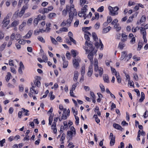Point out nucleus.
<instances>
[{
    "label": "nucleus",
    "mask_w": 148,
    "mask_h": 148,
    "mask_svg": "<svg viewBox=\"0 0 148 148\" xmlns=\"http://www.w3.org/2000/svg\"><path fill=\"white\" fill-rule=\"evenodd\" d=\"M88 44L87 41H86L85 45L87 47L84 46L83 47V48L85 50L86 53H88L89 51H90V52L88 56V58L90 60V62L92 64L93 62V53H94L95 54V53L97 51V50L96 49H94L92 44L90 43H88Z\"/></svg>",
    "instance_id": "f257e3e1"
},
{
    "label": "nucleus",
    "mask_w": 148,
    "mask_h": 148,
    "mask_svg": "<svg viewBox=\"0 0 148 148\" xmlns=\"http://www.w3.org/2000/svg\"><path fill=\"white\" fill-rule=\"evenodd\" d=\"M74 7L73 4L66 5L67 9H68L69 7H70V12L69 13V18L67 20V22L69 24V25H70V24L72 21L73 15L75 16L77 14V12L74 9Z\"/></svg>",
    "instance_id": "f03ea898"
},
{
    "label": "nucleus",
    "mask_w": 148,
    "mask_h": 148,
    "mask_svg": "<svg viewBox=\"0 0 148 148\" xmlns=\"http://www.w3.org/2000/svg\"><path fill=\"white\" fill-rule=\"evenodd\" d=\"M119 9V7L117 6L114 7L110 6L108 7L109 13L111 15L113 16L116 15L118 14V11Z\"/></svg>",
    "instance_id": "7ed1b4c3"
},
{
    "label": "nucleus",
    "mask_w": 148,
    "mask_h": 148,
    "mask_svg": "<svg viewBox=\"0 0 148 148\" xmlns=\"http://www.w3.org/2000/svg\"><path fill=\"white\" fill-rule=\"evenodd\" d=\"M94 70L95 72L98 71L99 75L101 76L103 72V69L101 67H98V60L96 58L94 59Z\"/></svg>",
    "instance_id": "20e7f679"
},
{
    "label": "nucleus",
    "mask_w": 148,
    "mask_h": 148,
    "mask_svg": "<svg viewBox=\"0 0 148 148\" xmlns=\"http://www.w3.org/2000/svg\"><path fill=\"white\" fill-rule=\"evenodd\" d=\"M72 60L74 67L76 69H77L79 66V64L81 62L80 58L78 56H77V58H73Z\"/></svg>",
    "instance_id": "39448f33"
},
{
    "label": "nucleus",
    "mask_w": 148,
    "mask_h": 148,
    "mask_svg": "<svg viewBox=\"0 0 148 148\" xmlns=\"http://www.w3.org/2000/svg\"><path fill=\"white\" fill-rule=\"evenodd\" d=\"M32 87L30 88V92L29 93V96L31 97L32 94H33L34 93L36 94H37L38 93V91L35 90V86H34V84H32Z\"/></svg>",
    "instance_id": "423d86ee"
},
{
    "label": "nucleus",
    "mask_w": 148,
    "mask_h": 148,
    "mask_svg": "<svg viewBox=\"0 0 148 148\" xmlns=\"http://www.w3.org/2000/svg\"><path fill=\"white\" fill-rule=\"evenodd\" d=\"M69 113L70 110H67L66 109H64L63 110L62 116L63 119L65 120L67 119L68 116L69 115Z\"/></svg>",
    "instance_id": "0eeeda50"
},
{
    "label": "nucleus",
    "mask_w": 148,
    "mask_h": 148,
    "mask_svg": "<svg viewBox=\"0 0 148 148\" xmlns=\"http://www.w3.org/2000/svg\"><path fill=\"white\" fill-rule=\"evenodd\" d=\"M40 79L41 78L40 77L36 76L35 77V80L34 82V84L38 87H39L40 86Z\"/></svg>",
    "instance_id": "6e6552de"
},
{
    "label": "nucleus",
    "mask_w": 148,
    "mask_h": 148,
    "mask_svg": "<svg viewBox=\"0 0 148 148\" xmlns=\"http://www.w3.org/2000/svg\"><path fill=\"white\" fill-rule=\"evenodd\" d=\"M110 146H113L115 143V137L113 136V134L110 133Z\"/></svg>",
    "instance_id": "1a4fd4ad"
},
{
    "label": "nucleus",
    "mask_w": 148,
    "mask_h": 148,
    "mask_svg": "<svg viewBox=\"0 0 148 148\" xmlns=\"http://www.w3.org/2000/svg\"><path fill=\"white\" fill-rule=\"evenodd\" d=\"M140 135L143 137H144L145 135V132L143 131L142 130L141 131L140 130H139L138 132V136L137 138V140L138 141H139L140 140Z\"/></svg>",
    "instance_id": "9d476101"
},
{
    "label": "nucleus",
    "mask_w": 148,
    "mask_h": 148,
    "mask_svg": "<svg viewBox=\"0 0 148 148\" xmlns=\"http://www.w3.org/2000/svg\"><path fill=\"white\" fill-rule=\"evenodd\" d=\"M146 17L144 15H143L142 16L140 19L137 21V24L138 25H140L141 23H144L146 21Z\"/></svg>",
    "instance_id": "9b49d317"
},
{
    "label": "nucleus",
    "mask_w": 148,
    "mask_h": 148,
    "mask_svg": "<svg viewBox=\"0 0 148 148\" xmlns=\"http://www.w3.org/2000/svg\"><path fill=\"white\" fill-rule=\"evenodd\" d=\"M10 23V20L7 18H4L2 22L3 26L6 27Z\"/></svg>",
    "instance_id": "f8f14e48"
},
{
    "label": "nucleus",
    "mask_w": 148,
    "mask_h": 148,
    "mask_svg": "<svg viewBox=\"0 0 148 148\" xmlns=\"http://www.w3.org/2000/svg\"><path fill=\"white\" fill-rule=\"evenodd\" d=\"M91 28V27H82V30L84 32L85 34H90V33L88 32V31Z\"/></svg>",
    "instance_id": "ddd939ff"
},
{
    "label": "nucleus",
    "mask_w": 148,
    "mask_h": 148,
    "mask_svg": "<svg viewBox=\"0 0 148 148\" xmlns=\"http://www.w3.org/2000/svg\"><path fill=\"white\" fill-rule=\"evenodd\" d=\"M79 73L76 71H75L74 72V76L73 80L75 82H76L78 79L79 76Z\"/></svg>",
    "instance_id": "4468645a"
},
{
    "label": "nucleus",
    "mask_w": 148,
    "mask_h": 148,
    "mask_svg": "<svg viewBox=\"0 0 148 148\" xmlns=\"http://www.w3.org/2000/svg\"><path fill=\"white\" fill-rule=\"evenodd\" d=\"M140 34L143 35V36H146L147 33L146 30L143 27H140Z\"/></svg>",
    "instance_id": "2eb2a0df"
},
{
    "label": "nucleus",
    "mask_w": 148,
    "mask_h": 148,
    "mask_svg": "<svg viewBox=\"0 0 148 148\" xmlns=\"http://www.w3.org/2000/svg\"><path fill=\"white\" fill-rule=\"evenodd\" d=\"M93 67L92 65L90 66L88 68V70L87 73L88 76L90 77L92 75L93 72Z\"/></svg>",
    "instance_id": "dca6fc26"
},
{
    "label": "nucleus",
    "mask_w": 148,
    "mask_h": 148,
    "mask_svg": "<svg viewBox=\"0 0 148 148\" xmlns=\"http://www.w3.org/2000/svg\"><path fill=\"white\" fill-rule=\"evenodd\" d=\"M25 11L21 9L20 12H19V10L17 11L15 13L14 15H16L20 17L22 16L25 12Z\"/></svg>",
    "instance_id": "f3484780"
},
{
    "label": "nucleus",
    "mask_w": 148,
    "mask_h": 148,
    "mask_svg": "<svg viewBox=\"0 0 148 148\" xmlns=\"http://www.w3.org/2000/svg\"><path fill=\"white\" fill-rule=\"evenodd\" d=\"M127 53L125 51H123L121 53V55L120 59L122 60L124 59L125 61V59L127 58Z\"/></svg>",
    "instance_id": "a211bd4d"
},
{
    "label": "nucleus",
    "mask_w": 148,
    "mask_h": 148,
    "mask_svg": "<svg viewBox=\"0 0 148 148\" xmlns=\"http://www.w3.org/2000/svg\"><path fill=\"white\" fill-rule=\"evenodd\" d=\"M38 12L41 14H44L45 13H48V12L46 10V8H41L40 9L38 10Z\"/></svg>",
    "instance_id": "6ab92c4d"
},
{
    "label": "nucleus",
    "mask_w": 148,
    "mask_h": 148,
    "mask_svg": "<svg viewBox=\"0 0 148 148\" xmlns=\"http://www.w3.org/2000/svg\"><path fill=\"white\" fill-rule=\"evenodd\" d=\"M122 38L121 41L123 42H125L127 40V35L125 33H123L122 34Z\"/></svg>",
    "instance_id": "aec40b11"
},
{
    "label": "nucleus",
    "mask_w": 148,
    "mask_h": 148,
    "mask_svg": "<svg viewBox=\"0 0 148 148\" xmlns=\"http://www.w3.org/2000/svg\"><path fill=\"white\" fill-rule=\"evenodd\" d=\"M75 134H73V132H71V131H68L67 133V137L69 138L70 140L72 139V137L75 136Z\"/></svg>",
    "instance_id": "412c9836"
},
{
    "label": "nucleus",
    "mask_w": 148,
    "mask_h": 148,
    "mask_svg": "<svg viewBox=\"0 0 148 148\" xmlns=\"http://www.w3.org/2000/svg\"><path fill=\"white\" fill-rule=\"evenodd\" d=\"M113 126L115 129L119 130L121 131L123 130V128L121 127L120 125L117 124H113Z\"/></svg>",
    "instance_id": "4be33fe9"
},
{
    "label": "nucleus",
    "mask_w": 148,
    "mask_h": 148,
    "mask_svg": "<svg viewBox=\"0 0 148 148\" xmlns=\"http://www.w3.org/2000/svg\"><path fill=\"white\" fill-rule=\"evenodd\" d=\"M32 30H30L29 31L28 33L26 35L23 37V38H30L31 37V35H32Z\"/></svg>",
    "instance_id": "5701e85b"
},
{
    "label": "nucleus",
    "mask_w": 148,
    "mask_h": 148,
    "mask_svg": "<svg viewBox=\"0 0 148 148\" xmlns=\"http://www.w3.org/2000/svg\"><path fill=\"white\" fill-rule=\"evenodd\" d=\"M68 36H69L70 38V39L71 41L72 42L74 43L75 44H76V41L72 38V36H73V34L72 33L69 32L68 33Z\"/></svg>",
    "instance_id": "b1692460"
},
{
    "label": "nucleus",
    "mask_w": 148,
    "mask_h": 148,
    "mask_svg": "<svg viewBox=\"0 0 148 148\" xmlns=\"http://www.w3.org/2000/svg\"><path fill=\"white\" fill-rule=\"evenodd\" d=\"M71 52L72 55L74 57L73 58H77V57H76V56L78 54V52L77 51L72 49L71 51Z\"/></svg>",
    "instance_id": "393cba45"
},
{
    "label": "nucleus",
    "mask_w": 148,
    "mask_h": 148,
    "mask_svg": "<svg viewBox=\"0 0 148 148\" xmlns=\"http://www.w3.org/2000/svg\"><path fill=\"white\" fill-rule=\"evenodd\" d=\"M26 25V22L23 21L22 23L19 26V29L20 31H22L23 30V28Z\"/></svg>",
    "instance_id": "a878e982"
},
{
    "label": "nucleus",
    "mask_w": 148,
    "mask_h": 148,
    "mask_svg": "<svg viewBox=\"0 0 148 148\" xmlns=\"http://www.w3.org/2000/svg\"><path fill=\"white\" fill-rule=\"evenodd\" d=\"M56 14L55 13L52 12L49 13L48 15V17L49 19H52L56 17Z\"/></svg>",
    "instance_id": "bb28decb"
},
{
    "label": "nucleus",
    "mask_w": 148,
    "mask_h": 148,
    "mask_svg": "<svg viewBox=\"0 0 148 148\" xmlns=\"http://www.w3.org/2000/svg\"><path fill=\"white\" fill-rule=\"evenodd\" d=\"M97 94L98 96V98L97 99V101L98 103L101 102L102 98L103 97V95L100 93H97Z\"/></svg>",
    "instance_id": "cd10ccee"
},
{
    "label": "nucleus",
    "mask_w": 148,
    "mask_h": 148,
    "mask_svg": "<svg viewBox=\"0 0 148 148\" xmlns=\"http://www.w3.org/2000/svg\"><path fill=\"white\" fill-rule=\"evenodd\" d=\"M70 7H69V8L67 9L66 6V9L64 10L62 12V14L63 16H65L67 14V11L70 12Z\"/></svg>",
    "instance_id": "c85d7f7f"
},
{
    "label": "nucleus",
    "mask_w": 148,
    "mask_h": 148,
    "mask_svg": "<svg viewBox=\"0 0 148 148\" xmlns=\"http://www.w3.org/2000/svg\"><path fill=\"white\" fill-rule=\"evenodd\" d=\"M91 36V35L90 33V34H84L85 38L86 40V41H87L88 44V43L90 44V42H89L88 41H90V38H89V36Z\"/></svg>",
    "instance_id": "c756f323"
},
{
    "label": "nucleus",
    "mask_w": 148,
    "mask_h": 148,
    "mask_svg": "<svg viewBox=\"0 0 148 148\" xmlns=\"http://www.w3.org/2000/svg\"><path fill=\"white\" fill-rule=\"evenodd\" d=\"M11 76L12 75L11 73L9 72H8L7 74L6 75L5 77V80L7 82H8L9 81Z\"/></svg>",
    "instance_id": "7c9ffc66"
},
{
    "label": "nucleus",
    "mask_w": 148,
    "mask_h": 148,
    "mask_svg": "<svg viewBox=\"0 0 148 148\" xmlns=\"http://www.w3.org/2000/svg\"><path fill=\"white\" fill-rule=\"evenodd\" d=\"M92 37L93 39L95 41L98 40V38L95 32H92Z\"/></svg>",
    "instance_id": "2f4dec72"
},
{
    "label": "nucleus",
    "mask_w": 148,
    "mask_h": 148,
    "mask_svg": "<svg viewBox=\"0 0 148 148\" xmlns=\"http://www.w3.org/2000/svg\"><path fill=\"white\" fill-rule=\"evenodd\" d=\"M44 31L42 29H40L39 30H36L34 31V34L35 35H38L40 32L42 33Z\"/></svg>",
    "instance_id": "473e14b6"
},
{
    "label": "nucleus",
    "mask_w": 148,
    "mask_h": 148,
    "mask_svg": "<svg viewBox=\"0 0 148 148\" xmlns=\"http://www.w3.org/2000/svg\"><path fill=\"white\" fill-rule=\"evenodd\" d=\"M118 22V20L117 19H115L112 22L111 24L112 25H114V27H117V25L119 24L117 23Z\"/></svg>",
    "instance_id": "72a5a7b5"
},
{
    "label": "nucleus",
    "mask_w": 148,
    "mask_h": 148,
    "mask_svg": "<svg viewBox=\"0 0 148 148\" xmlns=\"http://www.w3.org/2000/svg\"><path fill=\"white\" fill-rule=\"evenodd\" d=\"M41 16V15L39 14L37 18H35L34 21V25H36L38 22V21L39 20H40V19H39V17Z\"/></svg>",
    "instance_id": "f704fd0d"
},
{
    "label": "nucleus",
    "mask_w": 148,
    "mask_h": 148,
    "mask_svg": "<svg viewBox=\"0 0 148 148\" xmlns=\"http://www.w3.org/2000/svg\"><path fill=\"white\" fill-rule=\"evenodd\" d=\"M52 129L53 130V132L54 133H56L57 130L56 128V124L55 123H53L51 126Z\"/></svg>",
    "instance_id": "c9c22d12"
},
{
    "label": "nucleus",
    "mask_w": 148,
    "mask_h": 148,
    "mask_svg": "<svg viewBox=\"0 0 148 148\" xmlns=\"http://www.w3.org/2000/svg\"><path fill=\"white\" fill-rule=\"evenodd\" d=\"M145 98V95L144 93L142 92L141 93V97L139 99V101L140 102H142Z\"/></svg>",
    "instance_id": "e433bc0d"
},
{
    "label": "nucleus",
    "mask_w": 148,
    "mask_h": 148,
    "mask_svg": "<svg viewBox=\"0 0 148 148\" xmlns=\"http://www.w3.org/2000/svg\"><path fill=\"white\" fill-rule=\"evenodd\" d=\"M19 22L18 20L14 21L11 24L12 27H15L17 25L19 24Z\"/></svg>",
    "instance_id": "4c0bfd02"
},
{
    "label": "nucleus",
    "mask_w": 148,
    "mask_h": 148,
    "mask_svg": "<svg viewBox=\"0 0 148 148\" xmlns=\"http://www.w3.org/2000/svg\"><path fill=\"white\" fill-rule=\"evenodd\" d=\"M87 7L88 6L87 5H85L83 8L82 9L81 12L83 14H85L87 10Z\"/></svg>",
    "instance_id": "58836bf2"
},
{
    "label": "nucleus",
    "mask_w": 148,
    "mask_h": 148,
    "mask_svg": "<svg viewBox=\"0 0 148 148\" xmlns=\"http://www.w3.org/2000/svg\"><path fill=\"white\" fill-rule=\"evenodd\" d=\"M51 26V24L50 23H47L46 24V30L47 32L49 31L50 30V27Z\"/></svg>",
    "instance_id": "ea45409f"
},
{
    "label": "nucleus",
    "mask_w": 148,
    "mask_h": 148,
    "mask_svg": "<svg viewBox=\"0 0 148 148\" xmlns=\"http://www.w3.org/2000/svg\"><path fill=\"white\" fill-rule=\"evenodd\" d=\"M111 28V27L109 26L104 29H103V33H106L108 32L110 30Z\"/></svg>",
    "instance_id": "a19ab883"
},
{
    "label": "nucleus",
    "mask_w": 148,
    "mask_h": 148,
    "mask_svg": "<svg viewBox=\"0 0 148 148\" xmlns=\"http://www.w3.org/2000/svg\"><path fill=\"white\" fill-rule=\"evenodd\" d=\"M86 0H80L79 4L83 6L85 4H88Z\"/></svg>",
    "instance_id": "79ce46f5"
},
{
    "label": "nucleus",
    "mask_w": 148,
    "mask_h": 148,
    "mask_svg": "<svg viewBox=\"0 0 148 148\" xmlns=\"http://www.w3.org/2000/svg\"><path fill=\"white\" fill-rule=\"evenodd\" d=\"M22 37L21 35L17 33L15 34V39L16 40H19Z\"/></svg>",
    "instance_id": "37998d69"
},
{
    "label": "nucleus",
    "mask_w": 148,
    "mask_h": 148,
    "mask_svg": "<svg viewBox=\"0 0 148 148\" xmlns=\"http://www.w3.org/2000/svg\"><path fill=\"white\" fill-rule=\"evenodd\" d=\"M26 42V40L23 39L19 40L18 41V43L20 45H24Z\"/></svg>",
    "instance_id": "c03bdc74"
},
{
    "label": "nucleus",
    "mask_w": 148,
    "mask_h": 148,
    "mask_svg": "<svg viewBox=\"0 0 148 148\" xmlns=\"http://www.w3.org/2000/svg\"><path fill=\"white\" fill-rule=\"evenodd\" d=\"M140 29V27L137 26L136 27H133L132 29V31L133 32H136L137 30Z\"/></svg>",
    "instance_id": "a18cd8bd"
},
{
    "label": "nucleus",
    "mask_w": 148,
    "mask_h": 148,
    "mask_svg": "<svg viewBox=\"0 0 148 148\" xmlns=\"http://www.w3.org/2000/svg\"><path fill=\"white\" fill-rule=\"evenodd\" d=\"M53 9V7L51 5L49 6L47 8H46V10L49 13L50 11H51Z\"/></svg>",
    "instance_id": "49530a36"
},
{
    "label": "nucleus",
    "mask_w": 148,
    "mask_h": 148,
    "mask_svg": "<svg viewBox=\"0 0 148 148\" xmlns=\"http://www.w3.org/2000/svg\"><path fill=\"white\" fill-rule=\"evenodd\" d=\"M6 42H4L1 45L0 47V49L1 51H2L4 49L6 45Z\"/></svg>",
    "instance_id": "de8ad7c7"
},
{
    "label": "nucleus",
    "mask_w": 148,
    "mask_h": 148,
    "mask_svg": "<svg viewBox=\"0 0 148 148\" xmlns=\"http://www.w3.org/2000/svg\"><path fill=\"white\" fill-rule=\"evenodd\" d=\"M63 67L64 68H66L68 65V62L67 61H64L63 63Z\"/></svg>",
    "instance_id": "09e8293b"
},
{
    "label": "nucleus",
    "mask_w": 148,
    "mask_h": 148,
    "mask_svg": "<svg viewBox=\"0 0 148 148\" xmlns=\"http://www.w3.org/2000/svg\"><path fill=\"white\" fill-rule=\"evenodd\" d=\"M53 115H51L49 116V124L51 125L53 120Z\"/></svg>",
    "instance_id": "8fccbe9b"
},
{
    "label": "nucleus",
    "mask_w": 148,
    "mask_h": 148,
    "mask_svg": "<svg viewBox=\"0 0 148 148\" xmlns=\"http://www.w3.org/2000/svg\"><path fill=\"white\" fill-rule=\"evenodd\" d=\"M132 54L131 53L129 54L128 55H127V58L125 59V61H128L132 57Z\"/></svg>",
    "instance_id": "3c124183"
},
{
    "label": "nucleus",
    "mask_w": 148,
    "mask_h": 148,
    "mask_svg": "<svg viewBox=\"0 0 148 148\" xmlns=\"http://www.w3.org/2000/svg\"><path fill=\"white\" fill-rule=\"evenodd\" d=\"M65 134L63 133L62 134V136L60 139V141H62L61 144H63L64 143L63 141L64 140L65 138Z\"/></svg>",
    "instance_id": "603ef678"
},
{
    "label": "nucleus",
    "mask_w": 148,
    "mask_h": 148,
    "mask_svg": "<svg viewBox=\"0 0 148 148\" xmlns=\"http://www.w3.org/2000/svg\"><path fill=\"white\" fill-rule=\"evenodd\" d=\"M22 110L24 113H25V115L26 116H29V113H28L29 111L27 110H25L24 108H22Z\"/></svg>",
    "instance_id": "864d4df0"
},
{
    "label": "nucleus",
    "mask_w": 148,
    "mask_h": 148,
    "mask_svg": "<svg viewBox=\"0 0 148 148\" xmlns=\"http://www.w3.org/2000/svg\"><path fill=\"white\" fill-rule=\"evenodd\" d=\"M72 111L73 112L74 116H76L77 114V110L75 108L73 107L72 108Z\"/></svg>",
    "instance_id": "5fc2aeb1"
},
{
    "label": "nucleus",
    "mask_w": 148,
    "mask_h": 148,
    "mask_svg": "<svg viewBox=\"0 0 148 148\" xmlns=\"http://www.w3.org/2000/svg\"><path fill=\"white\" fill-rule=\"evenodd\" d=\"M8 64L9 65L11 66H13L15 68L16 67V66H14L13 61L11 59L9 60Z\"/></svg>",
    "instance_id": "6e6d98bb"
},
{
    "label": "nucleus",
    "mask_w": 148,
    "mask_h": 148,
    "mask_svg": "<svg viewBox=\"0 0 148 148\" xmlns=\"http://www.w3.org/2000/svg\"><path fill=\"white\" fill-rule=\"evenodd\" d=\"M63 124L64 126H62L63 128V130H64L67 128L68 127V125L67 122L66 121H64L63 122Z\"/></svg>",
    "instance_id": "4d7b16f0"
},
{
    "label": "nucleus",
    "mask_w": 148,
    "mask_h": 148,
    "mask_svg": "<svg viewBox=\"0 0 148 148\" xmlns=\"http://www.w3.org/2000/svg\"><path fill=\"white\" fill-rule=\"evenodd\" d=\"M38 39L39 41L42 43H44L45 42V41L44 39L40 36H38Z\"/></svg>",
    "instance_id": "13d9d810"
},
{
    "label": "nucleus",
    "mask_w": 148,
    "mask_h": 148,
    "mask_svg": "<svg viewBox=\"0 0 148 148\" xmlns=\"http://www.w3.org/2000/svg\"><path fill=\"white\" fill-rule=\"evenodd\" d=\"M78 14L79 16L80 17H82V16H83L84 19H85L86 18V14H83L82 12H79Z\"/></svg>",
    "instance_id": "bf43d9fd"
},
{
    "label": "nucleus",
    "mask_w": 148,
    "mask_h": 148,
    "mask_svg": "<svg viewBox=\"0 0 148 148\" xmlns=\"http://www.w3.org/2000/svg\"><path fill=\"white\" fill-rule=\"evenodd\" d=\"M51 40V42L53 43L54 44L56 45L57 43V41L55 39L53 38L52 37H50Z\"/></svg>",
    "instance_id": "052dcab7"
},
{
    "label": "nucleus",
    "mask_w": 148,
    "mask_h": 148,
    "mask_svg": "<svg viewBox=\"0 0 148 148\" xmlns=\"http://www.w3.org/2000/svg\"><path fill=\"white\" fill-rule=\"evenodd\" d=\"M103 80L105 82L108 83L109 82V79L108 76L107 75H105L103 77Z\"/></svg>",
    "instance_id": "680f3d73"
},
{
    "label": "nucleus",
    "mask_w": 148,
    "mask_h": 148,
    "mask_svg": "<svg viewBox=\"0 0 148 148\" xmlns=\"http://www.w3.org/2000/svg\"><path fill=\"white\" fill-rule=\"evenodd\" d=\"M93 117L95 119V121L97 123H99L100 122V120L97 117V115H94Z\"/></svg>",
    "instance_id": "e2e57ef3"
},
{
    "label": "nucleus",
    "mask_w": 148,
    "mask_h": 148,
    "mask_svg": "<svg viewBox=\"0 0 148 148\" xmlns=\"http://www.w3.org/2000/svg\"><path fill=\"white\" fill-rule=\"evenodd\" d=\"M100 26V23L99 22H97L95 25L94 27L95 29H97L99 28Z\"/></svg>",
    "instance_id": "0e129e2a"
},
{
    "label": "nucleus",
    "mask_w": 148,
    "mask_h": 148,
    "mask_svg": "<svg viewBox=\"0 0 148 148\" xmlns=\"http://www.w3.org/2000/svg\"><path fill=\"white\" fill-rule=\"evenodd\" d=\"M78 83L77 82V83H76L73 84V85L72 86V87L71 88V90H73V91L74 90H75L76 88L77 87V84Z\"/></svg>",
    "instance_id": "69168bd1"
},
{
    "label": "nucleus",
    "mask_w": 148,
    "mask_h": 148,
    "mask_svg": "<svg viewBox=\"0 0 148 148\" xmlns=\"http://www.w3.org/2000/svg\"><path fill=\"white\" fill-rule=\"evenodd\" d=\"M71 131V132H73V134H76V131L75 129V128L71 126V131Z\"/></svg>",
    "instance_id": "338daca9"
},
{
    "label": "nucleus",
    "mask_w": 148,
    "mask_h": 148,
    "mask_svg": "<svg viewBox=\"0 0 148 148\" xmlns=\"http://www.w3.org/2000/svg\"><path fill=\"white\" fill-rule=\"evenodd\" d=\"M82 75H84L85 73V67L83 66L82 67L81 70Z\"/></svg>",
    "instance_id": "774afa93"
}]
</instances>
